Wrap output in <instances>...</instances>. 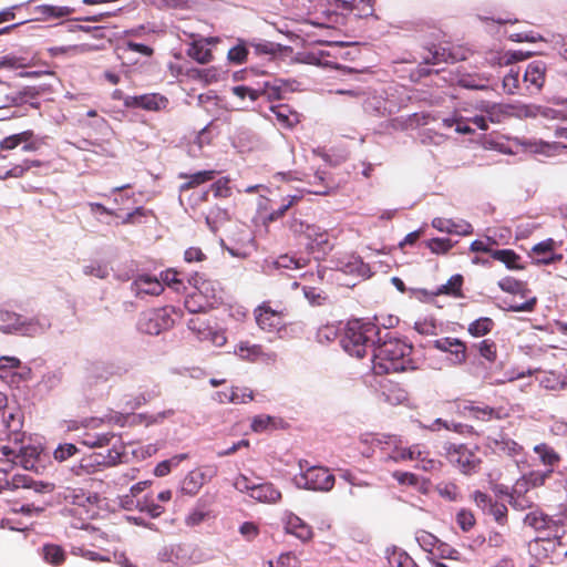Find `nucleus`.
<instances>
[{
    "label": "nucleus",
    "instance_id": "3",
    "mask_svg": "<svg viewBox=\"0 0 567 567\" xmlns=\"http://www.w3.org/2000/svg\"><path fill=\"white\" fill-rule=\"evenodd\" d=\"M412 352L411 343L390 337L372 349V370L377 374L415 370L417 362Z\"/></svg>",
    "mask_w": 567,
    "mask_h": 567
},
{
    "label": "nucleus",
    "instance_id": "59",
    "mask_svg": "<svg viewBox=\"0 0 567 567\" xmlns=\"http://www.w3.org/2000/svg\"><path fill=\"white\" fill-rule=\"evenodd\" d=\"M339 328L336 324H326L318 329L317 339L319 342H330L337 339Z\"/></svg>",
    "mask_w": 567,
    "mask_h": 567
},
{
    "label": "nucleus",
    "instance_id": "31",
    "mask_svg": "<svg viewBox=\"0 0 567 567\" xmlns=\"http://www.w3.org/2000/svg\"><path fill=\"white\" fill-rule=\"evenodd\" d=\"M136 296H158L163 291V284L151 275H140L132 284Z\"/></svg>",
    "mask_w": 567,
    "mask_h": 567
},
{
    "label": "nucleus",
    "instance_id": "22",
    "mask_svg": "<svg viewBox=\"0 0 567 567\" xmlns=\"http://www.w3.org/2000/svg\"><path fill=\"white\" fill-rule=\"evenodd\" d=\"M434 347L450 354L449 360L453 365H461L466 361L467 347L466 344L456 338H441L434 341Z\"/></svg>",
    "mask_w": 567,
    "mask_h": 567
},
{
    "label": "nucleus",
    "instance_id": "50",
    "mask_svg": "<svg viewBox=\"0 0 567 567\" xmlns=\"http://www.w3.org/2000/svg\"><path fill=\"white\" fill-rule=\"evenodd\" d=\"M228 220V214L225 209L215 207L212 208L206 216V221L213 231H217L219 226Z\"/></svg>",
    "mask_w": 567,
    "mask_h": 567
},
{
    "label": "nucleus",
    "instance_id": "16",
    "mask_svg": "<svg viewBox=\"0 0 567 567\" xmlns=\"http://www.w3.org/2000/svg\"><path fill=\"white\" fill-rule=\"evenodd\" d=\"M447 457L450 462L455 464L464 474L475 472L481 463V457L477 452L465 445H454L450 447Z\"/></svg>",
    "mask_w": 567,
    "mask_h": 567
},
{
    "label": "nucleus",
    "instance_id": "24",
    "mask_svg": "<svg viewBox=\"0 0 567 567\" xmlns=\"http://www.w3.org/2000/svg\"><path fill=\"white\" fill-rule=\"evenodd\" d=\"M234 353L238 358L250 362H274L276 360L275 353H267L260 344L250 343L249 341H240L235 347Z\"/></svg>",
    "mask_w": 567,
    "mask_h": 567
},
{
    "label": "nucleus",
    "instance_id": "30",
    "mask_svg": "<svg viewBox=\"0 0 567 567\" xmlns=\"http://www.w3.org/2000/svg\"><path fill=\"white\" fill-rule=\"evenodd\" d=\"M432 226L441 233L454 234L458 236H467L473 233L472 225L463 219H447L436 217L432 220Z\"/></svg>",
    "mask_w": 567,
    "mask_h": 567
},
{
    "label": "nucleus",
    "instance_id": "53",
    "mask_svg": "<svg viewBox=\"0 0 567 567\" xmlns=\"http://www.w3.org/2000/svg\"><path fill=\"white\" fill-rule=\"evenodd\" d=\"M525 524L534 529H544L548 526L549 518L545 514L538 511L528 513L524 519Z\"/></svg>",
    "mask_w": 567,
    "mask_h": 567
},
{
    "label": "nucleus",
    "instance_id": "47",
    "mask_svg": "<svg viewBox=\"0 0 567 567\" xmlns=\"http://www.w3.org/2000/svg\"><path fill=\"white\" fill-rule=\"evenodd\" d=\"M43 558L51 565H60L65 559V553L59 545H45L42 549Z\"/></svg>",
    "mask_w": 567,
    "mask_h": 567
},
{
    "label": "nucleus",
    "instance_id": "32",
    "mask_svg": "<svg viewBox=\"0 0 567 567\" xmlns=\"http://www.w3.org/2000/svg\"><path fill=\"white\" fill-rule=\"evenodd\" d=\"M10 480V488H31L39 494H49L54 491V484L51 482L33 481L22 475H13Z\"/></svg>",
    "mask_w": 567,
    "mask_h": 567
},
{
    "label": "nucleus",
    "instance_id": "9",
    "mask_svg": "<svg viewBox=\"0 0 567 567\" xmlns=\"http://www.w3.org/2000/svg\"><path fill=\"white\" fill-rule=\"evenodd\" d=\"M300 473L295 475L293 483L299 488L328 492L334 485V476L322 466H308L299 463Z\"/></svg>",
    "mask_w": 567,
    "mask_h": 567
},
{
    "label": "nucleus",
    "instance_id": "64",
    "mask_svg": "<svg viewBox=\"0 0 567 567\" xmlns=\"http://www.w3.org/2000/svg\"><path fill=\"white\" fill-rule=\"evenodd\" d=\"M480 354L488 362H494L497 357L496 346L491 340H483L478 343Z\"/></svg>",
    "mask_w": 567,
    "mask_h": 567
},
{
    "label": "nucleus",
    "instance_id": "8",
    "mask_svg": "<svg viewBox=\"0 0 567 567\" xmlns=\"http://www.w3.org/2000/svg\"><path fill=\"white\" fill-rule=\"evenodd\" d=\"M233 486L259 503L277 504L281 501V492L270 482L256 483L248 476L239 474L234 478Z\"/></svg>",
    "mask_w": 567,
    "mask_h": 567
},
{
    "label": "nucleus",
    "instance_id": "52",
    "mask_svg": "<svg viewBox=\"0 0 567 567\" xmlns=\"http://www.w3.org/2000/svg\"><path fill=\"white\" fill-rule=\"evenodd\" d=\"M254 399L252 392L248 388L234 386L229 389V401L234 404H245Z\"/></svg>",
    "mask_w": 567,
    "mask_h": 567
},
{
    "label": "nucleus",
    "instance_id": "17",
    "mask_svg": "<svg viewBox=\"0 0 567 567\" xmlns=\"http://www.w3.org/2000/svg\"><path fill=\"white\" fill-rule=\"evenodd\" d=\"M1 424L6 431V437L1 439L4 443L18 442L23 425V414L19 406H7L0 412Z\"/></svg>",
    "mask_w": 567,
    "mask_h": 567
},
{
    "label": "nucleus",
    "instance_id": "11",
    "mask_svg": "<svg viewBox=\"0 0 567 567\" xmlns=\"http://www.w3.org/2000/svg\"><path fill=\"white\" fill-rule=\"evenodd\" d=\"M175 310L171 307L144 311L137 321V329L146 334L157 336L175 324Z\"/></svg>",
    "mask_w": 567,
    "mask_h": 567
},
{
    "label": "nucleus",
    "instance_id": "19",
    "mask_svg": "<svg viewBox=\"0 0 567 567\" xmlns=\"http://www.w3.org/2000/svg\"><path fill=\"white\" fill-rule=\"evenodd\" d=\"M187 327L200 342H209L214 347H223L227 342L224 330L213 328L198 319H190Z\"/></svg>",
    "mask_w": 567,
    "mask_h": 567
},
{
    "label": "nucleus",
    "instance_id": "5",
    "mask_svg": "<svg viewBox=\"0 0 567 567\" xmlns=\"http://www.w3.org/2000/svg\"><path fill=\"white\" fill-rule=\"evenodd\" d=\"M384 445L386 460L395 463L415 461L416 467L423 471H437L441 466L440 461L431 458L421 444L404 446L396 436H389Z\"/></svg>",
    "mask_w": 567,
    "mask_h": 567
},
{
    "label": "nucleus",
    "instance_id": "38",
    "mask_svg": "<svg viewBox=\"0 0 567 567\" xmlns=\"http://www.w3.org/2000/svg\"><path fill=\"white\" fill-rule=\"evenodd\" d=\"M215 171H200L194 174H179V178L185 179V182L181 185V190H187L194 187H197L206 182L213 181L215 178Z\"/></svg>",
    "mask_w": 567,
    "mask_h": 567
},
{
    "label": "nucleus",
    "instance_id": "7",
    "mask_svg": "<svg viewBox=\"0 0 567 567\" xmlns=\"http://www.w3.org/2000/svg\"><path fill=\"white\" fill-rule=\"evenodd\" d=\"M193 291L186 297L185 306L190 312L205 311L214 307L220 299L218 285L200 275L190 279Z\"/></svg>",
    "mask_w": 567,
    "mask_h": 567
},
{
    "label": "nucleus",
    "instance_id": "51",
    "mask_svg": "<svg viewBox=\"0 0 567 567\" xmlns=\"http://www.w3.org/2000/svg\"><path fill=\"white\" fill-rule=\"evenodd\" d=\"M414 329L423 336H434L437 333V324L432 317H424L415 321Z\"/></svg>",
    "mask_w": 567,
    "mask_h": 567
},
{
    "label": "nucleus",
    "instance_id": "2",
    "mask_svg": "<svg viewBox=\"0 0 567 567\" xmlns=\"http://www.w3.org/2000/svg\"><path fill=\"white\" fill-rule=\"evenodd\" d=\"M534 452L537 455L539 463L549 468L544 472L533 471L515 482L512 493L509 494V503L514 508L519 511L532 507L534 497L528 494L529 491L542 486L553 472L554 466L558 464L560 460L554 449L547 444L536 445L534 447Z\"/></svg>",
    "mask_w": 567,
    "mask_h": 567
},
{
    "label": "nucleus",
    "instance_id": "35",
    "mask_svg": "<svg viewBox=\"0 0 567 567\" xmlns=\"http://www.w3.org/2000/svg\"><path fill=\"white\" fill-rule=\"evenodd\" d=\"M338 269L349 275H357L361 277L370 276L369 267L360 259V257L354 255L341 258L338 261Z\"/></svg>",
    "mask_w": 567,
    "mask_h": 567
},
{
    "label": "nucleus",
    "instance_id": "33",
    "mask_svg": "<svg viewBox=\"0 0 567 567\" xmlns=\"http://www.w3.org/2000/svg\"><path fill=\"white\" fill-rule=\"evenodd\" d=\"M192 76L204 84H214L227 79L228 70L220 65H213L205 69H193Z\"/></svg>",
    "mask_w": 567,
    "mask_h": 567
},
{
    "label": "nucleus",
    "instance_id": "10",
    "mask_svg": "<svg viewBox=\"0 0 567 567\" xmlns=\"http://www.w3.org/2000/svg\"><path fill=\"white\" fill-rule=\"evenodd\" d=\"M290 229L296 235L305 236L306 245L315 254V259H319L331 248L329 235L316 225L295 219L291 221Z\"/></svg>",
    "mask_w": 567,
    "mask_h": 567
},
{
    "label": "nucleus",
    "instance_id": "43",
    "mask_svg": "<svg viewBox=\"0 0 567 567\" xmlns=\"http://www.w3.org/2000/svg\"><path fill=\"white\" fill-rule=\"evenodd\" d=\"M188 458L186 453L173 455L172 457L159 462L154 468V475L157 477H164L168 475L173 470L177 468L182 462Z\"/></svg>",
    "mask_w": 567,
    "mask_h": 567
},
{
    "label": "nucleus",
    "instance_id": "27",
    "mask_svg": "<svg viewBox=\"0 0 567 567\" xmlns=\"http://www.w3.org/2000/svg\"><path fill=\"white\" fill-rule=\"evenodd\" d=\"M458 408L465 416H473L482 421L507 416V413L503 409H493L488 405L475 404L473 402H465L458 405Z\"/></svg>",
    "mask_w": 567,
    "mask_h": 567
},
{
    "label": "nucleus",
    "instance_id": "21",
    "mask_svg": "<svg viewBox=\"0 0 567 567\" xmlns=\"http://www.w3.org/2000/svg\"><path fill=\"white\" fill-rule=\"evenodd\" d=\"M11 378L12 383L27 381L31 378V369L17 357L4 355L0 358V378Z\"/></svg>",
    "mask_w": 567,
    "mask_h": 567
},
{
    "label": "nucleus",
    "instance_id": "37",
    "mask_svg": "<svg viewBox=\"0 0 567 567\" xmlns=\"http://www.w3.org/2000/svg\"><path fill=\"white\" fill-rule=\"evenodd\" d=\"M488 446L499 454L515 456L520 453L522 447L512 439L499 436L498 439H489Z\"/></svg>",
    "mask_w": 567,
    "mask_h": 567
},
{
    "label": "nucleus",
    "instance_id": "18",
    "mask_svg": "<svg viewBox=\"0 0 567 567\" xmlns=\"http://www.w3.org/2000/svg\"><path fill=\"white\" fill-rule=\"evenodd\" d=\"M514 114L518 117L564 118L567 121V102L557 104V107L540 106L535 104H522L515 107Z\"/></svg>",
    "mask_w": 567,
    "mask_h": 567
},
{
    "label": "nucleus",
    "instance_id": "20",
    "mask_svg": "<svg viewBox=\"0 0 567 567\" xmlns=\"http://www.w3.org/2000/svg\"><path fill=\"white\" fill-rule=\"evenodd\" d=\"M443 126L446 128L455 127V132L458 134H470L473 132L470 124H474L480 130H487V120L484 115H470L461 112L455 113L454 116L443 120Z\"/></svg>",
    "mask_w": 567,
    "mask_h": 567
},
{
    "label": "nucleus",
    "instance_id": "13",
    "mask_svg": "<svg viewBox=\"0 0 567 567\" xmlns=\"http://www.w3.org/2000/svg\"><path fill=\"white\" fill-rule=\"evenodd\" d=\"M218 468L214 464H207L192 470L182 482V492L187 495H196L199 489L217 475Z\"/></svg>",
    "mask_w": 567,
    "mask_h": 567
},
{
    "label": "nucleus",
    "instance_id": "44",
    "mask_svg": "<svg viewBox=\"0 0 567 567\" xmlns=\"http://www.w3.org/2000/svg\"><path fill=\"white\" fill-rule=\"evenodd\" d=\"M393 477L401 485H410L415 487L417 491L425 493L427 491V482L420 480L416 475L410 472L396 471L393 473Z\"/></svg>",
    "mask_w": 567,
    "mask_h": 567
},
{
    "label": "nucleus",
    "instance_id": "23",
    "mask_svg": "<svg viewBox=\"0 0 567 567\" xmlns=\"http://www.w3.org/2000/svg\"><path fill=\"white\" fill-rule=\"evenodd\" d=\"M557 246L554 239H545L532 247L529 257L535 265H549L560 261L563 256L556 254Z\"/></svg>",
    "mask_w": 567,
    "mask_h": 567
},
{
    "label": "nucleus",
    "instance_id": "42",
    "mask_svg": "<svg viewBox=\"0 0 567 567\" xmlns=\"http://www.w3.org/2000/svg\"><path fill=\"white\" fill-rule=\"evenodd\" d=\"M492 257L501 262H503L508 269L517 270L523 269L520 257L511 249H501L494 250L492 252Z\"/></svg>",
    "mask_w": 567,
    "mask_h": 567
},
{
    "label": "nucleus",
    "instance_id": "14",
    "mask_svg": "<svg viewBox=\"0 0 567 567\" xmlns=\"http://www.w3.org/2000/svg\"><path fill=\"white\" fill-rule=\"evenodd\" d=\"M63 497L81 508L79 514H85L90 518L100 515V507L103 501L96 494L86 493L83 489L68 488Z\"/></svg>",
    "mask_w": 567,
    "mask_h": 567
},
{
    "label": "nucleus",
    "instance_id": "25",
    "mask_svg": "<svg viewBox=\"0 0 567 567\" xmlns=\"http://www.w3.org/2000/svg\"><path fill=\"white\" fill-rule=\"evenodd\" d=\"M331 9L340 14L355 12V16L363 18L373 13L372 4L369 0H328Z\"/></svg>",
    "mask_w": 567,
    "mask_h": 567
},
{
    "label": "nucleus",
    "instance_id": "4",
    "mask_svg": "<svg viewBox=\"0 0 567 567\" xmlns=\"http://www.w3.org/2000/svg\"><path fill=\"white\" fill-rule=\"evenodd\" d=\"M484 148L495 150L504 154H518L520 151L543 155L546 157L556 156L561 153L564 148H567V145L561 143H548L544 141H519L507 140L504 137L495 136V137H485L483 141Z\"/></svg>",
    "mask_w": 567,
    "mask_h": 567
},
{
    "label": "nucleus",
    "instance_id": "1",
    "mask_svg": "<svg viewBox=\"0 0 567 567\" xmlns=\"http://www.w3.org/2000/svg\"><path fill=\"white\" fill-rule=\"evenodd\" d=\"M47 458L42 443L25 439L24 434L17 443L0 440V492L10 487L8 474L14 465L41 473L45 470Z\"/></svg>",
    "mask_w": 567,
    "mask_h": 567
},
{
    "label": "nucleus",
    "instance_id": "56",
    "mask_svg": "<svg viewBox=\"0 0 567 567\" xmlns=\"http://www.w3.org/2000/svg\"><path fill=\"white\" fill-rule=\"evenodd\" d=\"M164 285L173 288L176 291H179L183 288V281L178 277V272L174 269H167L161 274L159 279Z\"/></svg>",
    "mask_w": 567,
    "mask_h": 567
},
{
    "label": "nucleus",
    "instance_id": "46",
    "mask_svg": "<svg viewBox=\"0 0 567 567\" xmlns=\"http://www.w3.org/2000/svg\"><path fill=\"white\" fill-rule=\"evenodd\" d=\"M247 44L241 39H239L237 44L230 48L227 52V61L233 64H244L247 61Z\"/></svg>",
    "mask_w": 567,
    "mask_h": 567
},
{
    "label": "nucleus",
    "instance_id": "45",
    "mask_svg": "<svg viewBox=\"0 0 567 567\" xmlns=\"http://www.w3.org/2000/svg\"><path fill=\"white\" fill-rule=\"evenodd\" d=\"M31 138H33V132L30 130L12 134L1 140L0 148L11 151L17 148L22 142H28Z\"/></svg>",
    "mask_w": 567,
    "mask_h": 567
},
{
    "label": "nucleus",
    "instance_id": "48",
    "mask_svg": "<svg viewBox=\"0 0 567 567\" xmlns=\"http://www.w3.org/2000/svg\"><path fill=\"white\" fill-rule=\"evenodd\" d=\"M136 507L153 518L161 516L164 512V507L155 503L152 496H146L143 501L137 502Z\"/></svg>",
    "mask_w": 567,
    "mask_h": 567
},
{
    "label": "nucleus",
    "instance_id": "58",
    "mask_svg": "<svg viewBox=\"0 0 567 567\" xmlns=\"http://www.w3.org/2000/svg\"><path fill=\"white\" fill-rule=\"evenodd\" d=\"M426 247L433 254H445L453 247V244L446 238H433L426 241Z\"/></svg>",
    "mask_w": 567,
    "mask_h": 567
},
{
    "label": "nucleus",
    "instance_id": "34",
    "mask_svg": "<svg viewBox=\"0 0 567 567\" xmlns=\"http://www.w3.org/2000/svg\"><path fill=\"white\" fill-rule=\"evenodd\" d=\"M309 262L306 258H296L290 255H281L276 259L265 260V270L270 271L271 269H300Z\"/></svg>",
    "mask_w": 567,
    "mask_h": 567
},
{
    "label": "nucleus",
    "instance_id": "40",
    "mask_svg": "<svg viewBox=\"0 0 567 567\" xmlns=\"http://www.w3.org/2000/svg\"><path fill=\"white\" fill-rule=\"evenodd\" d=\"M382 395L391 405L404 404L409 399L408 391L399 384L389 383L383 386Z\"/></svg>",
    "mask_w": 567,
    "mask_h": 567
},
{
    "label": "nucleus",
    "instance_id": "41",
    "mask_svg": "<svg viewBox=\"0 0 567 567\" xmlns=\"http://www.w3.org/2000/svg\"><path fill=\"white\" fill-rule=\"evenodd\" d=\"M280 425H281V420H279L275 416L259 414L251 419L250 429L255 433H262V432L276 430Z\"/></svg>",
    "mask_w": 567,
    "mask_h": 567
},
{
    "label": "nucleus",
    "instance_id": "29",
    "mask_svg": "<svg viewBox=\"0 0 567 567\" xmlns=\"http://www.w3.org/2000/svg\"><path fill=\"white\" fill-rule=\"evenodd\" d=\"M546 78V65L543 61L530 62L524 73L523 82L529 91L538 92Z\"/></svg>",
    "mask_w": 567,
    "mask_h": 567
},
{
    "label": "nucleus",
    "instance_id": "26",
    "mask_svg": "<svg viewBox=\"0 0 567 567\" xmlns=\"http://www.w3.org/2000/svg\"><path fill=\"white\" fill-rule=\"evenodd\" d=\"M282 523L286 533L293 535L301 542H308L313 536L311 526L291 512H286L284 514Z\"/></svg>",
    "mask_w": 567,
    "mask_h": 567
},
{
    "label": "nucleus",
    "instance_id": "55",
    "mask_svg": "<svg viewBox=\"0 0 567 567\" xmlns=\"http://www.w3.org/2000/svg\"><path fill=\"white\" fill-rule=\"evenodd\" d=\"M463 284V279L460 275H455L450 278V280L442 285L437 289V293L451 295V296H460L461 287Z\"/></svg>",
    "mask_w": 567,
    "mask_h": 567
},
{
    "label": "nucleus",
    "instance_id": "28",
    "mask_svg": "<svg viewBox=\"0 0 567 567\" xmlns=\"http://www.w3.org/2000/svg\"><path fill=\"white\" fill-rule=\"evenodd\" d=\"M127 107H141L147 111H158L165 109L167 99L159 94H144L137 96H127L124 100Z\"/></svg>",
    "mask_w": 567,
    "mask_h": 567
},
{
    "label": "nucleus",
    "instance_id": "63",
    "mask_svg": "<svg viewBox=\"0 0 567 567\" xmlns=\"http://www.w3.org/2000/svg\"><path fill=\"white\" fill-rule=\"evenodd\" d=\"M519 71L511 69L509 72L504 76L503 86L507 93L513 94L516 92L519 85Z\"/></svg>",
    "mask_w": 567,
    "mask_h": 567
},
{
    "label": "nucleus",
    "instance_id": "39",
    "mask_svg": "<svg viewBox=\"0 0 567 567\" xmlns=\"http://www.w3.org/2000/svg\"><path fill=\"white\" fill-rule=\"evenodd\" d=\"M35 12L41 14L40 20L64 18L74 12V9L68 6L40 4L35 7Z\"/></svg>",
    "mask_w": 567,
    "mask_h": 567
},
{
    "label": "nucleus",
    "instance_id": "62",
    "mask_svg": "<svg viewBox=\"0 0 567 567\" xmlns=\"http://www.w3.org/2000/svg\"><path fill=\"white\" fill-rule=\"evenodd\" d=\"M78 452L74 444L64 443L60 444L53 452V457L58 462H63L73 456Z\"/></svg>",
    "mask_w": 567,
    "mask_h": 567
},
{
    "label": "nucleus",
    "instance_id": "49",
    "mask_svg": "<svg viewBox=\"0 0 567 567\" xmlns=\"http://www.w3.org/2000/svg\"><path fill=\"white\" fill-rule=\"evenodd\" d=\"M493 328V321L489 318H480L473 321L468 326V332L471 336L475 338L483 337L487 334Z\"/></svg>",
    "mask_w": 567,
    "mask_h": 567
},
{
    "label": "nucleus",
    "instance_id": "60",
    "mask_svg": "<svg viewBox=\"0 0 567 567\" xmlns=\"http://www.w3.org/2000/svg\"><path fill=\"white\" fill-rule=\"evenodd\" d=\"M456 523L463 532H468L475 525V517L471 511L463 508L456 514Z\"/></svg>",
    "mask_w": 567,
    "mask_h": 567
},
{
    "label": "nucleus",
    "instance_id": "36",
    "mask_svg": "<svg viewBox=\"0 0 567 567\" xmlns=\"http://www.w3.org/2000/svg\"><path fill=\"white\" fill-rule=\"evenodd\" d=\"M186 53L199 64H208L214 60L212 50L206 47L205 41H199V39L189 43Z\"/></svg>",
    "mask_w": 567,
    "mask_h": 567
},
{
    "label": "nucleus",
    "instance_id": "61",
    "mask_svg": "<svg viewBox=\"0 0 567 567\" xmlns=\"http://www.w3.org/2000/svg\"><path fill=\"white\" fill-rule=\"evenodd\" d=\"M249 45L255 49L257 54L274 55L279 51V45L269 41H251Z\"/></svg>",
    "mask_w": 567,
    "mask_h": 567
},
{
    "label": "nucleus",
    "instance_id": "54",
    "mask_svg": "<svg viewBox=\"0 0 567 567\" xmlns=\"http://www.w3.org/2000/svg\"><path fill=\"white\" fill-rule=\"evenodd\" d=\"M114 439L111 434H85L81 439V443L87 447H101L110 443Z\"/></svg>",
    "mask_w": 567,
    "mask_h": 567
},
{
    "label": "nucleus",
    "instance_id": "12",
    "mask_svg": "<svg viewBox=\"0 0 567 567\" xmlns=\"http://www.w3.org/2000/svg\"><path fill=\"white\" fill-rule=\"evenodd\" d=\"M50 327L48 319L43 318L25 322L22 318L10 311L0 310V330L4 332H20L22 334H35Z\"/></svg>",
    "mask_w": 567,
    "mask_h": 567
},
{
    "label": "nucleus",
    "instance_id": "6",
    "mask_svg": "<svg viewBox=\"0 0 567 567\" xmlns=\"http://www.w3.org/2000/svg\"><path fill=\"white\" fill-rule=\"evenodd\" d=\"M378 331V327L373 323H364L359 320L350 321L344 330L341 344L350 355L362 358L372 349Z\"/></svg>",
    "mask_w": 567,
    "mask_h": 567
},
{
    "label": "nucleus",
    "instance_id": "57",
    "mask_svg": "<svg viewBox=\"0 0 567 567\" xmlns=\"http://www.w3.org/2000/svg\"><path fill=\"white\" fill-rule=\"evenodd\" d=\"M388 559L391 567H416L411 557L403 551L393 550Z\"/></svg>",
    "mask_w": 567,
    "mask_h": 567
},
{
    "label": "nucleus",
    "instance_id": "15",
    "mask_svg": "<svg viewBox=\"0 0 567 567\" xmlns=\"http://www.w3.org/2000/svg\"><path fill=\"white\" fill-rule=\"evenodd\" d=\"M254 315L257 326L265 332L279 333L285 327L282 312L272 309L267 302L258 306Z\"/></svg>",
    "mask_w": 567,
    "mask_h": 567
}]
</instances>
